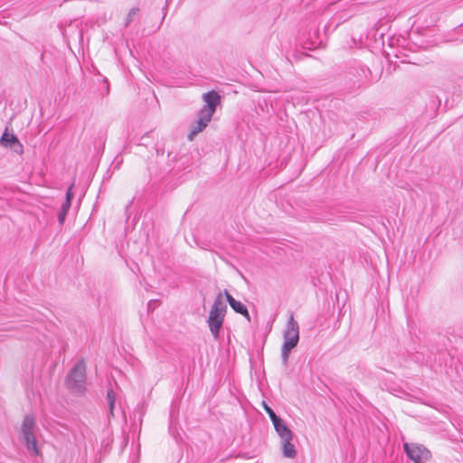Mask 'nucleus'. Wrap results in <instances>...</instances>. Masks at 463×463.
Here are the masks:
<instances>
[{
  "instance_id": "14",
  "label": "nucleus",
  "mask_w": 463,
  "mask_h": 463,
  "mask_svg": "<svg viewBox=\"0 0 463 463\" xmlns=\"http://www.w3.org/2000/svg\"><path fill=\"white\" fill-rule=\"evenodd\" d=\"M107 399L109 403L110 402H116V394L112 390H109L107 392Z\"/></svg>"
},
{
  "instance_id": "17",
  "label": "nucleus",
  "mask_w": 463,
  "mask_h": 463,
  "mask_svg": "<svg viewBox=\"0 0 463 463\" xmlns=\"http://www.w3.org/2000/svg\"><path fill=\"white\" fill-rule=\"evenodd\" d=\"M109 414H110L111 416H113V415H114L115 402H110L109 403Z\"/></svg>"
},
{
  "instance_id": "3",
  "label": "nucleus",
  "mask_w": 463,
  "mask_h": 463,
  "mask_svg": "<svg viewBox=\"0 0 463 463\" xmlns=\"http://www.w3.org/2000/svg\"><path fill=\"white\" fill-rule=\"evenodd\" d=\"M227 306L223 299V294L218 293L209 312L207 323L210 331L215 340L219 337L220 329L223 324Z\"/></svg>"
},
{
  "instance_id": "1",
  "label": "nucleus",
  "mask_w": 463,
  "mask_h": 463,
  "mask_svg": "<svg viewBox=\"0 0 463 463\" xmlns=\"http://www.w3.org/2000/svg\"><path fill=\"white\" fill-rule=\"evenodd\" d=\"M202 99L205 105L199 110L197 120L191 125L190 131L187 135V139L190 141L194 140L196 135L206 128L212 120L216 107L221 102V96L214 90L203 93Z\"/></svg>"
},
{
  "instance_id": "9",
  "label": "nucleus",
  "mask_w": 463,
  "mask_h": 463,
  "mask_svg": "<svg viewBox=\"0 0 463 463\" xmlns=\"http://www.w3.org/2000/svg\"><path fill=\"white\" fill-rule=\"evenodd\" d=\"M274 425V429L280 437L281 439H293V432L288 426L284 423V421L279 418L275 421L272 422Z\"/></svg>"
},
{
  "instance_id": "6",
  "label": "nucleus",
  "mask_w": 463,
  "mask_h": 463,
  "mask_svg": "<svg viewBox=\"0 0 463 463\" xmlns=\"http://www.w3.org/2000/svg\"><path fill=\"white\" fill-rule=\"evenodd\" d=\"M403 449L408 458L414 463H425L431 458L430 451L421 444L406 442Z\"/></svg>"
},
{
  "instance_id": "10",
  "label": "nucleus",
  "mask_w": 463,
  "mask_h": 463,
  "mask_svg": "<svg viewBox=\"0 0 463 463\" xmlns=\"http://www.w3.org/2000/svg\"><path fill=\"white\" fill-rule=\"evenodd\" d=\"M292 439H281L282 445V455L287 458H294L297 456V449L295 445L292 444Z\"/></svg>"
},
{
  "instance_id": "13",
  "label": "nucleus",
  "mask_w": 463,
  "mask_h": 463,
  "mask_svg": "<svg viewBox=\"0 0 463 463\" xmlns=\"http://www.w3.org/2000/svg\"><path fill=\"white\" fill-rule=\"evenodd\" d=\"M72 188H73V184L68 188L67 192H66V199H65V202H70L71 203V199L73 197V193H72Z\"/></svg>"
},
{
  "instance_id": "7",
  "label": "nucleus",
  "mask_w": 463,
  "mask_h": 463,
  "mask_svg": "<svg viewBox=\"0 0 463 463\" xmlns=\"http://www.w3.org/2000/svg\"><path fill=\"white\" fill-rule=\"evenodd\" d=\"M223 294V298H225L230 307L236 312L242 315L248 321H250V316L247 309V307L236 300L227 290L222 292Z\"/></svg>"
},
{
  "instance_id": "2",
  "label": "nucleus",
  "mask_w": 463,
  "mask_h": 463,
  "mask_svg": "<svg viewBox=\"0 0 463 463\" xmlns=\"http://www.w3.org/2000/svg\"><path fill=\"white\" fill-rule=\"evenodd\" d=\"M36 429L35 417L32 414L26 415L21 425L19 439L29 452L38 456L40 454V449L36 439Z\"/></svg>"
},
{
  "instance_id": "8",
  "label": "nucleus",
  "mask_w": 463,
  "mask_h": 463,
  "mask_svg": "<svg viewBox=\"0 0 463 463\" xmlns=\"http://www.w3.org/2000/svg\"><path fill=\"white\" fill-rule=\"evenodd\" d=\"M0 143L4 146H9L18 154L23 153V145L14 134H9L6 131L2 135Z\"/></svg>"
},
{
  "instance_id": "16",
  "label": "nucleus",
  "mask_w": 463,
  "mask_h": 463,
  "mask_svg": "<svg viewBox=\"0 0 463 463\" xmlns=\"http://www.w3.org/2000/svg\"><path fill=\"white\" fill-rule=\"evenodd\" d=\"M71 203H70V202H64L62 203V205H61V210L68 213V211H69V209L71 207Z\"/></svg>"
},
{
  "instance_id": "15",
  "label": "nucleus",
  "mask_w": 463,
  "mask_h": 463,
  "mask_svg": "<svg viewBox=\"0 0 463 463\" xmlns=\"http://www.w3.org/2000/svg\"><path fill=\"white\" fill-rule=\"evenodd\" d=\"M66 215H67L66 212L61 211V210L60 211V213L58 214V221H59L60 224H63Z\"/></svg>"
},
{
  "instance_id": "12",
  "label": "nucleus",
  "mask_w": 463,
  "mask_h": 463,
  "mask_svg": "<svg viewBox=\"0 0 463 463\" xmlns=\"http://www.w3.org/2000/svg\"><path fill=\"white\" fill-rule=\"evenodd\" d=\"M138 11H139V9L137 7H133L129 11L128 17H127V21H126V25H128L132 22L134 16L137 14Z\"/></svg>"
},
{
  "instance_id": "11",
  "label": "nucleus",
  "mask_w": 463,
  "mask_h": 463,
  "mask_svg": "<svg viewBox=\"0 0 463 463\" xmlns=\"http://www.w3.org/2000/svg\"><path fill=\"white\" fill-rule=\"evenodd\" d=\"M263 407H264L266 412L269 414L272 422L279 418V416L276 415L274 411L270 407H269L264 402H263Z\"/></svg>"
},
{
  "instance_id": "4",
  "label": "nucleus",
  "mask_w": 463,
  "mask_h": 463,
  "mask_svg": "<svg viewBox=\"0 0 463 463\" xmlns=\"http://www.w3.org/2000/svg\"><path fill=\"white\" fill-rule=\"evenodd\" d=\"M283 345L281 348V357L284 363L288 361L290 351L295 348L299 340V326L290 313L283 333Z\"/></svg>"
},
{
  "instance_id": "5",
  "label": "nucleus",
  "mask_w": 463,
  "mask_h": 463,
  "mask_svg": "<svg viewBox=\"0 0 463 463\" xmlns=\"http://www.w3.org/2000/svg\"><path fill=\"white\" fill-rule=\"evenodd\" d=\"M86 366L83 360L79 361L65 378L66 387L73 393L80 394L85 391Z\"/></svg>"
}]
</instances>
